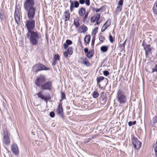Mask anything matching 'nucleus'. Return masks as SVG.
Listing matches in <instances>:
<instances>
[{
    "label": "nucleus",
    "instance_id": "1",
    "mask_svg": "<svg viewBox=\"0 0 157 157\" xmlns=\"http://www.w3.org/2000/svg\"><path fill=\"white\" fill-rule=\"evenodd\" d=\"M35 0H25L23 7L25 11L27 12L28 18H32L34 17L36 9L35 5Z\"/></svg>",
    "mask_w": 157,
    "mask_h": 157
},
{
    "label": "nucleus",
    "instance_id": "2",
    "mask_svg": "<svg viewBox=\"0 0 157 157\" xmlns=\"http://www.w3.org/2000/svg\"><path fill=\"white\" fill-rule=\"evenodd\" d=\"M26 36L29 39L30 43L34 46L37 45L39 41L41 40V34L37 31L28 32Z\"/></svg>",
    "mask_w": 157,
    "mask_h": 157
},
{
    "label": "nucleus",
    "instance_id": "3",
    "mask_svg": "<svg viewBox=\"0 0 157 157\" xmlns=\"http://www.w3.org/2000/svg\"><path fill=\"white\" fill-rule=\"evenodd\" d=\"M116 98L120 104H124L126 101V96L121 90H118Z\"/></svg>",
    "mask_w": 157,
    "mask_h": 157
},
{
    "label": "nucleus",
    "instance_id": "4",
    "mask_svg": "<svg viewBox=\"0 0 157 157\" xmlns=\"http://www.w3.org/2000/svg\"><path fill=\"white\" fill-rule=\"evenodd\" d=\"M34 17L32 18H28L29 20H28L26 23L27 28L28 30V32L32 31L35 26V21L33 19Z\"/></svg>",
    "mask_w": 157,
    "mask_h": 157
},
{
    "label": "nucleus",
    "instance_id": "5",
    "mask_svg": "<svg viewBox=\"0 0 157 157\" xmlns=\"http://www.w3.org/2000/svg\"><path fill=\"white\" fill-rule=\"evenodd\" d=\"M142 45L145 50L146 57L149 58L150 56L152 54L151 50L153 49V48L151 47L150 45L144 44V41L143 42Z\"/></svg>",
    "mask_w": 157,
    "mask_h": 157
},
{
    "label": "nucleus",
    "instance_id": "6",
    "mask_svg": "<svg viewBox=\"0 0 157 157\" xmlns=\"http://www.w3.org/2000/svg\"><path fill=\"white\" fill-rule=\"evenodd\" d=\"M10 134L8 131L6 129H3V143L6 145H8L10 143Z\"/></svg>",
    "mask_w": 157,
    "mask_h": 157
},
{
    "label": "nucleus",
    "instance_id": "7",
    "mask_svg": "<svg viewBox=\"0 0 157 157\" xmlns=\"http://www.w3.org/2000/svg\"><path fill=\"white\" fill-rule=\"evenodd\" d=\"M45 81L46 79L44 76L43 75H40L37 77L35 80V83L37 86L40 87Z\"/></svg>",
    "mask_w": 157,
    "mask_h": 157
},
{
    "label": "nucleus",
    "instance_id": "8",
    "mask_svg": "<svg viewBox=\"0 0 157 157\" xmlns=\"http://www.w3.org/2000/svg\"><path fill=\"white\" fill-rule=\"evenodd\" d=\"M19 11V6H17L15 8V10L14 13V18L15 21L17 24H19L20 21Z\"/></svg>",
    "mask_w": 157,
    "mask_h": 157
},
{
    "label": "nucleus",
    "instance_id": "9",
    "mask_svg": "<svg viewBox=\"0 0 157 157\" xmlns=\"http://www.w3.org/2000/svg\"><path fill=\"white\" fill-rule=\"evenodd\" d=\"M69 2L70 3V10L71 12L74 10V8H77L79 7V4L78 1L70 0Z\"/></svg>",
    "mask_w": 157,
    "mask_h": 157
},
{
    "label": "nucleus",
    "instance_id": "10",
    "mask_svg": "<svg viewBox=\"0 0 157 157\" xmlns=\"http://www.w3.org/2000/svg\"><path fill=\"white\" fill-rule=\"evenodd\" d=\"M46 69V67L41 64H37L35 65L33 68V71L37 72L38 71Z\"/></svg>",
    "mask_w": 157,
    "mask_h": 157
},
{
    "label": "nucleus",
    "instance_id": "11",
    "mask_svg": "<svg viewBox=\"0 0 157 157\" xmlns=\"http://www.w3.org/2000/svg\"><path fill=\"white\" fill-rule=\"evenodd\" d=\"M52 82L48 81L45 84H43L41 86V89L42 90H51L52 89Z\"/></svg>",
    "mask_w": 157,
    "mask_h": 157
},
{
    "label": "nucleus",
    "instance_id": "12",
    "mask_svg": "<svg viewBox=\"0 0 157 157\" xmlns=\"http://www.w3.org/2000/svg\"><path fill=\"white\" fill-rule=\"evenodd\" d=\"M132 143L134 146V147H140L141 143L138 140L137 138H133L132 140Z\"/></svg>",
    "mask_w": 157,
    "mask_h": 157
},
{
    "label": "nucleus",
    "instance_id": "13",
    "mask_svg": "<svg viewBox=\"0 0 157 157\" xmlns=\"http://www.w3.org/2000/svg\"><path fill=\"white\" fill-rule=\"evenodd\" d=\"M38 97L44 101H47V100H49L50 99V97H45L42 93V92H40L36 94Z\"/></svg>",
    "mask_w": 157,
    "mask_h": 157
},
{
    "label": "nucleus",
    "instance_id": "14",
    "mask_svg": "<svg viewBox=\"0 0 157 157\" xmlns=\"http://www.w3.org/2000/svg\"><path fill=\"white\" fill-rule=\"evenodd\" d=\"M111 24V21L109 20H108L103 25L101 31L102 32L104 31Z\"/></svg>",
    "mask_w": 157,
    "mask_h": 157
},
{
    "label": "nucleus",
    "instance_id": "15",
    "mask_svg": "<svg viewBox=\"0 0 157 157\" xmlns=\"http://www.w3.org/2000/svg\"><path fill=\"white\" fill-rule=\"evenodd\" d=\"M87 28L84 25H83L80 27L78 29V32L80 33H84L87 30Z\"/></svg>",
    "mask_w": 157,
    "mask_h": 157
},
{
    "label": "nucleus",
    "instance_id": "16",
    "mask_svg": "<svg viewBox=\"0 0 157 157\" xmlns=\"http://www.w3.org/2000/svg\"><path fill=\"white\" fill-rule=\"evenodd\" d=\"M56 112L60 116L62 115L63 113V110L61 104H59L58 106L57 109L56 111Z\"/></svg>",
    "mask_w": 157,
    "mask_h": 157
},
{
    "label": "nucleus",
    "instance_id": "17",
    "mask_svg": "<svg viewBox=\"0 0 157 157\" xmlns=\"http://www.w3.org/2000/svg\"><path fill=\"white\" fill-rule=\"evenodd\" d=\"M100 14L97 13L96 15L93 16L91 18V21L92 22H94L97 20H98L100 18Z\"/></svg>",
    "mask_w": 157,
    "mask_h": 157
},
{
    "label": "nucleus",
    "instance_id": "18",
    "mask_svg": "<svg viewBox=\"0 0 157 157\" xmlns=\"http://www.w3.org/2000/svg\"><path fill=\"white\" fill-rule=\"evenodd\" d=\"M79 15L81 17H83L86 13V10L83 7H82L78 10Z\"/></svg>",
    "mask_w": 157,
    "mask_h": 157
},
{
    "label": "nucleus",
    "instance_id": "19",
    "mask_svg": "<svg viewBox=\"0 0 157 157\" xmlns=\"http://www.w3.org/2000/svg\"><path fill=\"white\" fill-rule=\"evenodd\" d=\"M72 43V42L71 40H67L66 43L63 45L64 48L65 49H66L67 48L69 45L71 44Z\"/></svg>",
    "mask_w": 157,
    "mask_h": 157
},
{
    "label": "nucleus",
    "instance_id": "20",
    "mask_svg": "<svg viewBox=\"0 0 157 157\" xmlns=\"http://www.w3.org/2000/svg\"><path fill=\"white\" fill-rule=\"evenodd\" d=\"M69 10L67 11H65L64 12V16L65 17V21H66L69 20L70 19V14L69 12Z\"/></svg>",
    "mask_w": 157,
    "mask_h": 157
},
{
    "label": "nucleus",
    "instance_id": "21",
    "mask_svg": "<svg viewBox=\"0 0 157 157\" xmlns=\"http://www.w3.org/2000/svg\"><path fill=\"white\" fill-rule=\"evenodd\" d=\"M151 65H152V73H153L154 72L157 71V64H156L154 63H152Z\"/></svg>",
    "mask_w": 157,
    "mask_h": 157
},
{
    "label": "nucleus",
    "instance_id": "22",
    "mask_svg": "<svg viewBox=\"0 0 157 157\" xmlns=\"http://www.w3.org/2000/svg\"><path fill=\"white\" fill-rule=\"evenodd\" d=\"M90 35H87L84 38V41L86 43L88 44L90 41Z\"/></svg>",
    "mask_w": 157,
    "mask_h": 157
},
{
    "label": "nucleus",
    "instance_id": "23",
    "mask_svg": "<svg viewBox=\"0 0 157 157\" xmlns=\"http://www.w3.org/2000/svg\"><path fill=\"white\" fill-rule=\"evenodd\" d=\"M11 150L13 154L16 155L19 153L18 148H11Z\"/></svg>",
    "mask_w": 157,
    "mask_h": 157
},
{
    "label": "nucleus",
    "instance_id": "24",
    "mask_svg": "<svg viewBox=\"0 0 157 157\" xmlns=\"http://www.w3.org/2000/svg\"><path fill=\"white\" fill-rule=\"evenodd\" d=\"M82 63L87 66H89L90 64L87 59L86 58L82 61Z\"/></svg>",
    "mask_w": 157,
    "mask_h": 157
},
{
    "label": "nucleus",
    "instance_id": "25",
    "mask_svg": "<svg viewBox=\"0 0 157 157\" xmlns=\"http://www.w3.org/2000/svg\"><path fill=\"white\" fill-rule=\"evenodd\" d=\"M93 52L92 50H90L86 55L89 58H91L93 56Z\"/></svg>",
    "mask_w": 157,
    "mask_h": 157
},
{
    "label": "nucleus",
    "instance_id": "26",
    "mask_svg": "<svg viewBox=\"0 0 157 157\" xmlns=\"http://www.w3.org/2000/svg\"><path fill=\"white\" fill-rule=\"evenodd\" d=\"M153 11L154 13L155 14L157 13V1L155 3L153 7Z\"/></svg>",
    "mask_w": 157,
    "mask_h": 157
},
{
    "label": "nucleus",
    "instance_id": "27",
    "mask_svg": "<svg viewBox=\"0 0 157 157\" xmlns=\"http://www.w3.org/2000/svg\"><path fill=\"white\" fill-rule=\"evenodd\" d=\"M108 47L107 46H103L101 47V50L103 52H105L108 50Z\"/></svg>",
    "mask_w": 157,
    "mask_h": 157
},
{
    "label": "nucleus",
    "instance_id": "28",
    "mask_svg": "<svg viewBox=\"0 0 157 157\" xmlns=\"http://www.w3.org/2000/svg\"><path fill=\"white\" fill-rule=\"evenodd\" d=\"M157 122V117L155 116L152 119V120L151 123V124L153 125Z\"/></svg>",
    "mask_w": 157,
    "mask_h": 157
},
{
    "label": "nucleus",
    "instance_id": "29",
    "mask_svg": "<svg viewBox=\"0 0 157 157\" xmlns=\"http://www.w3.org/2000/svg\"><path fill=\"white\" fill-rule=\"evenodd\" d=\"M73 48L72 47H70L68 48L67 51L68 53V54L70 55H71L73 52Z\"/></svg>",
    "mask_w": 157,
    "mask_h": 157
},
{
    "label": "nucleus",
    "instance_id": "30",
    "mask_svg": "<svg viewBox=\"0 0 157 157\" xmlns=\"http://www.w3.org/2000/svg\"><path fill=\"white\" fill-rule=\"evenodd\" d=\"M74 24L76 28H77L79 25L78 19H75L74 20Z\"/></svg>",
    "mask_w": 157,
    "mask_h": 157
},
{
    "label": "nucleus",
    "instance_id": "31",
    "mask_svg": "<svg viewBox=\"0 0 157 157\" xmlns=\"http://www.w3.org/2000/svg\"><path fill=\"white\" fill-rule=\"evenodd\" d=\"M104 77L103 76H99L97 78V82L98 83H99L101 81L103 80L104 79Z\"/></svg>",
    "mask_w": 157,
    "mask_h": 157
},
{
    "label": "nucleus",
    "instance_id": "32",
    "mask_svg": "<svg viewBox=\"0 0 157 157\" xmlns=\"http://www.w3.org/2000/svg\"><path fill=\"white\" fill-rule=\"evenodd\" d=\"M125 43L126 41H125L122 44H120V47L122 50L124 49Z\"/></svg>",
    "mask_w": 157,
    "mask_h": 157
},
{
    "label": "nucleus",
    "instance_id": "33",
    "mask_svg": "<svg viewBox=\"0 0 157 157\" xmlns=\"http://www.w3.org/2000/svg\"><path fill=\"white\" fill-rule=\"evenodd\" d=\"M99 95V93L97 91H94L93 93V97L94 98H96Z\"/></svg>",
    "mask_w": 157,
    "mask_h": 157
},
{
    "label": "nucleus",
    "instance_id": "34",
    "mask_svg": "<svg viewBox=\"0 0 157 157\" xmlns=\"http://www.w3.org/2000/svg\"><path fill=\"white\" fill-rule=\"evenodd\" d=\"M53 59L56 61L59 60V55L58 54L55 55L54 56Z\"/></svg>",
    "mask_w": 157,
    "mask_h": 157
},
{
    "label": "nucleus",
    "instance_id": "35",
    "mask_svg": "<svg viewBox=\"0 0 157 157\" xmlns=\"http://www.w3.org/2000/svg\"><path fill=\"white\" fill-rule=\"evenodd\" d=\"M122 8V6H118L116 9V11L118 12H120Z\"/></svg>",
    "mask_w": 157,
    "mask_h": 157
},
{
    "label": "nucleus",
    "instance_id": "36",
    "mask_svg": "<svg viewBox=\"0 0 157 157\" xmlns=\"http://www.w3.org/2000/svg\"><path fill=\"white\" fill-rule=\"evenodd\" d=\"M136 123V121H134L133 122L129 121L128 122V124L129 126H131L132 125L135 124Z\"/></svg>",
    "mask_w": 157,
    "mask_h": 157
},
{
    "label": "nucleus",
    "instance_id": "37",
    "mask_svg": "<svg viewBox=\"0 0 157 157\" xmlns=\"http://www.w3.org/2000/svg\"><path fill=\"white\" fill-rule=\"evenodd\" d=\"M109 41L111 43H113V41H114V39L113 38V37L110 34L109 35Z\"/></svg>",
    "mask_w": 157,
    "mask_h": 157
},
{
    "label": "nucleus",
    "instance_id": "38",
    "mask_svg": "<svg viewBox=\"0 0 157 157\" xmlns=\"http://www.w3.org/2000/svg\"><path fill=\"white\" fill-rule=\"evenodd\" d=\"M99 39L100 41L103 42V41L105 40V38L104 36H100L99 37Z\"/></svg>",
    "mask_w": 157,
    "mask_h": 157
},
{
    "label": "nucleus",
    "instance_id": "39",
    "mask_svg": "<svg viewBox=\"0 0 157 157\" xmlns=\"http://www.w3.org/2000/svg\"><path fill=\"white\" fill-rule=\"evenodd\" d=\"M85 15V16L83 17V20L85 21L87 17L88 16V12H87L86 13V12Z\"/></svg>",
    "mask_w": 157,
    "mask_h": 157
},
{
    "label": "nucleus",
    "instance_id": "40",
    "mask_svg": "<svg viewBox=\"0 0 157 157\" xmlns=\"http://www.w3.org/2000/svg\"><path fill=\"white\" fill-rule=\"evenodd\" d=\"M85 4L86 5L89 6L90 5V0H85Z\"/></svg>",
    "mask_w": 157,
    "mask_h": 157
},
{
    "label": "nucleus",
    "instance_id": "41",
    "mask_svg": "<svg viewBox=\"0 0 157 157\" xmlns=\"http://www.w3.org/2000/svg\"><path fill=\"white\" fill-rule=\"evenodd\" d=\"M123 2V0H120L118 3V6H122Z\"/></svg>",
    "mask_w": 157,
    "mask_h": 157
},
{
    "label": "nucleus",
    "instance_id": "42",
    "mask_svg": "<svg viewBox=\"0 0 157 157\" xmlns=\"http://www.w3.org/2000/svg\"><path fill=\"white\" fill-rule=\"evenodd\" d=\"M103 74L105 76H107L109 74V73L108 71H105L103 72Z\"/></svg>",
    "mask_w": 157,
    "mask_h": 157
},
{
    "label": "nucleus",
    "instance_id": "43",
    "mask_svg": "<svg viewBox=\"0 0 157 157\" xmlns=\"http://www.w3.org/2000/svg\"><path fill=\"white\" fill-rule=\"evenodd\" d=\"M49 115L52 117H53L55 116V113L54 112L52 111L50 112Z\"/></svg>",
    "mask_w": 157,
    "mask_h": 157
},
{
    "label": "nucleus",
    "instance_id": "44",
    "mask_svg": "<svg viewBox=\"0 0 157 157\" xmlns=\"http://www.w3.org/2000/svg\"><path fill=\"white\" fill-rule=\"evenodd\" d=\"M61 98L62 99H64L66 98L65 94L63 92L61 93Z\"/></svg>",
    "mask_w": 157,
    "mask_h": 157
},
{
    "label": "nucleus",
    "instance_id": "45",
    "mask_svg": "<svg viewBox=\"0 0 157 157\" xmlns=\"http://www.w3.org/2000/svg\"><path fill=\"white\" fill-rule=\"evenodd\" d=\"M68 53L67 51H66L63 52V55L65 57L67 58L68 56Z\"/></svg>",
    "mask_w": 157,
    "mask_h": 157
},
{
    "label": "nucleus",
    "instance_id": "46",
    "mask_svg": "<svg viewBox=\"0 0 157 157\" xmlns=\"http://www.w3.org/2000/svg\"><path fill=\"white\" fill-rule=\"evenodd\" d=\"M98 29V28L96 27L94 29V31H93V33H94V35L96 34V33L97 32Z\"/></svg>",
    "mask_w": 157,
    "mask_h": 157
},
{
    "label": "nucleus",
    "instance_id": "47",
    "mask_svg": "<svg viewBox=\"0 0 157 157\" xmlns=\"http://www.w3.org/2000/svg\"><path fill=\"white\" fill-rule=\"evenodd\" d=\"M102 7H101V8H99L98 9H97L95 8V9L94 10L96 12H98L100 11H101L102 10Z\"/></svg>",
    "mask_w": 157,
    "mask_h": 157
},
{
    "label": "nucleus",
    "instance_id": "48",
    "mask_svg": "<svg viewBox=\"0 0 157 157\" xmlns=\"http://www.w3.org/2000/svg\"><path fill=\"white\" fill-rule=\"evenodd\" d=\"M85 2V0H79V2L81 4H84Z\"/></svg>",
    "mask_w": 157,
    "mask_h": 157
},
{
    "label": "nucleus",
    "instance_id": "49",
    "mask_svg": "<svg viewBox=\"0 0 157 157\" xmlns=\"http://www.w3.org/2000/svg\"><path fill=\"white\" fill-rule=\"evenodd\" d=\"M56 61H57L53 59V61L52 63V65H56Z\"/></svg>",
    "mask_w": 157,
    "mask_h": 157
},
{
    "label": "nucleus",
    "instance_id": "50",
    "mask_svg": "<svg viewBox=\"0 0 157 157\" xmlns=\"http://www.w3.org/2000/svg\"><path fill=\"white\" fill-rule=\"evenodd\" d=\"M11 147H17V145L16 144L14 143L12 144Z\"/></svg>",
    "mask_w": 157,
    "mask_h": 157
},
{
    "label": "nucleus",
    "instance_id": "51",
    "mask_svg": "<svg viewBox=\"0 0 157 157\" xmlns=\"http://www.w3.org/2000/svg\"><path fill=\"white\" fill-rule=\"evenodd\" d=\"M84 51L85 53H87L89 52L88 49L87 48H85L84 49Z\"/></svg>",
    "mask_w": 157,
    "mask_h": 157
},
{
    "label": "nucleus",
    "instance_id": "52",
    "mask_svg": "<svg viewBox=\"0 0 157 157\" xmlns=\"http://www.w3.org/2000/svg\"><path fill=\"white\" fill-rule=\"evenodd\" d=\"M155 155L157 156V148H154Z\"/></svg>",
    "mask_w": 157,
    "mask_h": 157
},
{
    "label": "nucleus",
    "instance_id": "53",
    "mask_svg": "<svg viewBox=\"0 0 157 157\" xmlns=\"http://www.w3.org/2000/svg\"><path fill=\"white\" fill-rule=\"evenodd\" d=\"M153 147H157V141L156 142L155 144L154 145Z\"/></svg>",
    "mask_w": 157,
    "mask_h": 157
},
{
    "label": "nucleus",
    "instance_id": "54",
    "mask_svg": "<svg viewBox=\"0 0 157 157\" xmlns=\"http://www.w3.org/2000/svg\"><path fill=\"white\" fill-rule=\"evenodd\" d=\"M100 21H99V20H97L96 21V23L97 25H98L99 24V23H100Z\"/></svg>",
    "mask_w": 157,
    "mask_h": 157
},
{
    "label": "nucleus",
    "instance_id": "55",
    "mask_svg": "<svg viewBox=\"0 0 157 157\" xmlns=\"http://www.w3.org/2000/svg\"><path fill=\"white\" fill-rule=\"evenodd\" d=\"M93 40H94V39H93V40H92V44H94V41Z\"/></svg>",
    "mask_w": 157,
    "mask_h": 157
},
{
    "label": "nucleus",
    "instance_id": "56",
    "mask_svg": "<svg viewBox=\"0 0 157 157\" xmlns=\"http://www.w3.org/2000/svg\"><path fill=\"white\" fill-rule=\"evenodd\" d=\"M88 140H89V141H88H88H87V142H89V141H90V140H91V139H90V138H89V139H88Z\"/></svg>",
    "mask_w": 157,
    "mask_h": 157
},
{
    "label": "nucleus",
    "instance_id": "57",
    "mask_svg": "<svg viewBox=\"0 0 157 157\" xmlns=\"http://www.w3.org/2000/svg\"><path fill=\"white\" fill-rule=\"evenodd\" d=\"M80 44H81V45L82 46V43H81V42H80Z\"/></svg>",
    "mask_w": 157,
    "mask_h": 157
},
{
    "label": "nucleus",
    "instance_id": "58",
    "mask_svg": "<svg viewBox=\"0 0 157 157\" xmlns=\"http://www.w3.org/2000/svg\"><path fill=\"white\" fill-rule=\"evenodd\" d=\"M133 148H132V151H132V152H133Z\"/></svg>",
    "mask_w": 157,
    "mask_h": 157
},
{
    "label": "nucleus",
    "instance_id": "59",
    "mask_svg": "<svg viewBox=\"0 0 157 157\" xmlns=\"http://www.w3.org/2000/svg\"><path fill=\"white\" fill-rule=\"evenodd\" d=\"M136 148L135 147V148H136L137 149H138V148Z\"/></svg>",
    "mask_w": 157,
    "mask_h": 157
}]
</instances>
